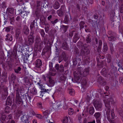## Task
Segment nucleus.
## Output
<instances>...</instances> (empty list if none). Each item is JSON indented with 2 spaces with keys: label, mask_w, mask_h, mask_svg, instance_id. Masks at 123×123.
<instances>
[{
  "label": "nucleus",
  "mask_w": 123,
  "mask_h": 123,
  "mask_svg": "<svg viewBox=\"0 0 123 123\" xmlns=\"http://www.w3.org/2000/svg\"><path fill=\"white\" fill-rule=\"evenodd\" d=\"M45 45H46L48 43L49 41L48 39V38L46 36H45L44 38V40L42 41Z\"/></svg>",
  "instance_id": "38"
},
{
  "label": "nucleus",
  "mask_w": 123,
  "mask_h": 123,
  "mask_svg": "<svg viewBox=\"0 0 123 123\" xmlns=\"http://www.w3.org/2000/svg\"><path fill=\"white\" fill-rule=\"evenodd\" d=\"M89 49H84L81 48L80 51V55L82 56H86L89 54Z\"/></svg>",
  "instance_id": "11"
},
{
  "label": "nucleus",
  "mask_w": 123,
  "mask_h": 123,
  "mask_svg": "<svg viewBox=\"0 0 123 123\" xmlns=\"http://www.w3.org/2000/svg\"><path fill=\"white\" fill-rule=\"evenodd\" d=\"M50 113V111L48 110H46L43 111V118L47 119Z\"/></svg>",
  "instance_id": "24"
},
{
  "label": "nucleus",
  "mask_w": 123,
  "mask_h": 123,
  "mask_svg": "<svg viewBox=\"0 0 123 123\" xmlns=\"http://www.w3.org/2000/svg\"><path fill=\"white\" fill-rule=\"evenodd\" d=\"M45 27V31L46 32H47L49 30V28L50 27V25L48 24H46Z\"/></svg>",
  "instance_id": "59"
},
{
  "label": "nucleus",
  "mask_w": 123,
  "mask_h": 123,
  "mask_svg": "<svg viewBox=\"0 0 123 123\" xmlns=\"http://www.w3.org/2000/svg\"><path fill=\"white\" fill-rule=\"evenodd\" d=\"M60 80L62 81H65L66 79V77L63 74H62L60 77Z\"/></svg>",
  "instance_id": "48"
},
{
  "label": "nucleus",
  "mask_w": 123,
  "mask_h": 123,
  "mask_svg": "<svg viewBox=\"0 0 123 123\" xmlns=\"http://www.w3.org/2000/svg\"><path fill=\"white\" fill-rule=\"evenodd\" d=\"M6 39L7 40L11 41L12 40V37L11 34H8L6 35Z\"/></svg>",
  "instance_id": "35"
},
{
  "label": "nucleus",
  "mask_w": 123,
  "mask_h": 123,
  "mask_svg": "<svg viewBox=\"0 0 123 123\" xmlns=\"http://www.w3.org/2000/svg\"><path fill=\"white\" fill-rule=\"evenodd\" d=\"M15 55V57H17V54L14 52V50H13V51L12 52H8V54L7 55V57H12Z\"/></svg>",
  "instance_id": "21"
},
{
  "label": "nucleus",
  "mask_w": 123,
  "mask_h": 123,
  "mask_svg": "<svg viewBox=\"0 0 123 123\" xmlns=\"http://www.w3.org/2000/svg\"><path fill=\"white\" fill-rule=\"evenodd\" d=\"M95 112L93 106L90 107L89 108V113L91 115H92Z\"/></svg>",
  "instance_id": "32"
},
{
  "label": "nucleus",
  "mask_w": 123,
  "mask_h": 123,
  "mask_svg": "<svg viewBox=\"0 0 123 123\" xmlns=\"http://www.w3.org/2000/svg\"><path fill=\"white\" fill-rule=\"evenodd\" d=\"M72 19L70 15L69 12H68L65 13L64 20L63 22L66 24H68L70 20H72Z\"/></svg>",
  "instance_id": "4"
},
{
  "label": "nucleus",
  "mask_w": 123,
  "mask_h": 123,
  "mask_svg": "<svg viewBox=\"0 0 123 123\" xmlns=\"http://www.w3.org/2000/svg\"><path fill=\"white\" fill-rule=\"evenodd\" d=\"M63 91V89L61 87H59L56 90V92L60 93H61Z\"/></svg>",
  "instance_id": "54"
},
{
  "label": "nucleus",
  "mask_w": 123,
  "mask_h": 123,
  "mask_svg": "<svg viewBox=\"0 0 123 123\" xmlns=\"http://www.w3.org/2000/svg\"><path fill=\"white\" fill-rule=\"evenodd\" d=\"M81 84L82 85L85 86L87 83V80L85 78H83L81 80Z\"/></svg>",
  "instance_id": "39"
},
{
  "label": "nucleus",
  "mask_w": 123,
  "mask_h": 123,
  "mask_svg": "<svg viewBox=\"0 0 123 123\" xmlns=\"http://www.w3.org/2000/svg\"><path fill=\"white\" fill-rule=\"evenodd\" d=\"M51 74H47L46 77L49 78L48 82L47 84V85L49 87H52L54 86L55 84V81L53 79L51 76H54Z\"/></svg>",
  "instance_id": "3"
},
{
  "label": "nucleus",
  "mask_w": 123,
  "mask_h": 123,
  "mask_svg": "<svg viewBox=\"0 0 123 123\" xmlns=\"http://www.w3.org/2000/svg\"><path fill=\"white\" fill-rule=\"evenodd\" d=\"M20 14L21 15V17L23 18L26 19L27 16V14L26 11H21Z\"/></svg>",
  "instance_id": "29"
},
{
  "label": "nucleus",
  "mask_w": 123,
  "mask_h": 123,
  "mask_svg": "<svg viewBox=\"0 0 123 123\" xmlns=\"http://www.w3.org/2000/svg\"><path fill=\"white\" fill-rule=\"evenodd\" d=\"M80 38L79 35L76 32L75 34L74 35L73 38V41L74 43H75Z\"/></svg>",
  "instance_id": "20"
},
{
  "label": "nucleus",
  "mask_w": 123,
  "mask_h": 123,
  "mask_svg": "<svg viewBox=\"0 0 123 123\" xmlns=\"http://www.w3.org/2000/svg\"><path fill=\"white\" fill-rule=\"evenodd\" d=\"M31 93L33 94H35L37 93V91L36 89L35 88H33L32 90L31 91Z\"/></svg>",
  "instance_id": "57"
},
{
  "label": "nucleus",
  "mask_w": 123,
  "mask_h": 123,
  "mask_svg": "<svg viewBox=\"0 0 123 123\" xmlns=\"http://www.w3.org/2000/svg\"><path fill=\"white\" fill-rule=\"evenodd\" d=\"M76 31H73L72 32H70L69 34V36L70 37H72L73 35H74L75 33L76 32Z\"/></svg>",
  "instance_id": "61"
},
{
  "label": "nucleus",
  "mask_w": 123,
  "mask_h": 123,
  "mask_svg": "<svg viewBox=\"0 0 123 123\" xmlns=\"http://www.w3.org/2000/svg\"><path fill=\"white\" fill-rule=\"evenodd\" d=\"M24 97H25L27 100L29 102H31V97L30 96H29L28 94H27V95H25Z\"/></svg>",
  "instance_id": "44"
},
{
  "label": "nucleus",
  "mask_w": 123,
  "mask_h": 123,
  "mask_svg": "<svg viewBox=\"0 0 123 123\" xmlns=\"http://www.w3.org/2000/svg\"><path fill=\"white\" fill-rule=\"evenodd\" d=\"M6 116L5 115L2 114L0 118L1 121H5L6 120Z\"/></svg>",
  "instance_id": "50"
},
{
  "label": "nucleus",
  "mask_w": 123,
  "mask_h": 123,
  "mask_svg": "<svg viewBox=\"0 0 123 123\" xmlns=\"http://www.w3.org/2000/svg\"><path fill=\"white\" fill-rule=\"evenodd\" d=\"M107 62L108 63H110L111 62V56L109 54H108L107 56Z\"/></svg>",
  "instance_id": "62"
},
{
  "label": "nucleus",
  "mask_w": 123,
  "mask_h": 123,
  "mask_svg": "<svg viewBox=\"0 0 123 123\" xmlns=\"http://www.w3.org/2000/svg\"><path fill=\"white\" fill-rule=\"evenodd\" d=\"M108 50L107 45L106 43H104V46L103 49V51L104 52H106Z\"/></svg>",
  "instance_id": "41"
},
{
  "label": "nucleus",
  "mask_w": 123,
  "mask_h": 123,
  "mask_svg": "<svg viewBox=\"0 0 123 123\" xmlns=\"http://www.w3.org/2000/svg\"><path fill=\"white\" fill-rule=\"evenodd\" d=\"M93 104L94 106L97 110H101L102 107V105L100 101L95 100Z\"/></svg>",
  "instance_id": "8"
},
{
  "label": "nucleus",
  "mask_w": 123,
  "mask_h": 123,
  "mask_svg": "<svg viewBox=\"0 0 123 123\" xmlns=\"http://www.w3.org/2000/svg\"><path fill=\"white\" fill-rule=\"evenodd\" d=\"M47 18L48 20L52 24L54 25L58 21V19H56L54 21L52 20L54 18L52 15H49L48 17Z\"/></svg>",
  "instance_id": "13"
},
{
  "label": "nucleus",
  "mask_w": 123,
  "mask_h": 123,
  "mask_svg": "<svg viewBox=\"0 0 123 123\" xmlns=\"http://www.w3.org/2000/svg\"><path fill=\"white\" fill-rule=\"evenodd\" d=\"M53 63L52 62H50L49 64V73L47 74H51L52 76H55V69L52 68Z\"/></svg>",
  "instance_id": "10"
},
{
  "label": "nucleus",
  "mask_w": 123,
  "mask_h": 123,
  "mask_svg": "<svg viewBox=\"0 0 123 123\" xmlns=\"http://www.w3.org/2000/svg\"><path fill=\"white\" fill-rule=\"evenodd\" d=\"M90 35H88L86 37V43H89L91 42V39L90 38Z\"/></svg>",
  "instance_id": "47"
},
{
  "label": "nucleus",
  "mask_w": 123,
  "mask_h": 123,
  "mask_svg": "<svg viewBox=\"0 0 123 123\" xmlns=\"http://www.w3.org/2000/svg\"><path fill=\"white\" fill-rule=\"evenodd\" d=\"M15 35L17 39L21 33L20 30V29L17 28L15 31Z\"/></svg>",
  "instance_id": "33"
},
{
  "label": "nucleus",
  "mask_w": 123,
  "mask_h": 123,
  "mask_svg": "<svg viewBox=\"0 0 123 123\" xmlns=\"http://www.w3.org/2000/svg\"><path fill=\"white\" fill-rule=\"evenodd\" d=\"M10 107L9 106H6L5 108V112L6 113H8L9 112Z\"/></svg>",
  "instance_id": "56"
},
{
  "label": "nucleus",
  "mask_w": 123,
  "mask_h": 123,
  "mask_svg": "<svg viewBox=\"0 0 123 123\" xmlns=\"http://www.w3.org/2000/svg\"><path fill=\"white\" fill-rule=\"evenodd\" d=\"M60 7V5L58 1L55 2L54 5V7L55 9H57L59 8Z\"/></svg>",
  "instance_id": "37"
},
{
  "label": "nucleus",
  "mask_w": 123,
  "mask_h": 123,
  "mask_svg": "<svg viewBox=\"0 0 123 123\" xmlns=\"http://www.w3.org/2000/svg\"><path fill=\"white\" fill-rule=\"evenodd\" d=\"M34 34V30H31V32L30 35L28 37H34L33 35Z\"/></svg>",
  "instance_id": "55"
},
{
  "label": "nucleus",
  "mask_w": 123,
  "mask_h": 123,
  "mask_svg": "<svg viewBox=\"0 0 123 123\" xmlns=\"http://www.w3.org/2000/svg\"><path fill=\"white\" fill-rule=\"evenodd\" d=\"M108 37V40L109 41L112 42H113L115 41L116 40V38L114 35L113 36H107Z\"/></svg>",
  "instance_id": "31"
},
{
  "label": "nucleus",
  "mask_w": 123,
  "mask_h": 123,
  "mask_svg": "<svg viewBox=\"0 0 123 123\" xmlns=\"http://www.w3.org/2000/svg\"><path fill=\"white\" fill-rule=\"evenodd\" d=\"M23 32L24 34L27 35L29 33V30L27 26H25L23 29Z\"/></svg>",
  "instance_id": "22"
},
{
  "label": "nucleus",
  "mask_w": 123,
  "mask_h": 123,
  "mask_svg": "<svg viewBox=\"0 0 123 123\" xmlns=\"http://www.w3.org/2000/svg\"><path fill=\"white\" fill-rule=\"evenodd\" d=\"M55 67L58 73L60 74L64 71V67L62 64L59 65L58 64H56L55 66Z\"/></svg>",
  "instance_id": "7"
},
{
  "label": "nucleus",
  "mask_w": 123,
  "mask_h": 123,
  "mask_svg": "<svg viewBox=\"0 0 123 123\" xmlns=\"http://www.w3.org/2000/svg\"><path fill=\"white\" fill-rule=\"evenodd\" d=\"M104 101L106 107L105 109L106 112H110L111 106L110 103L111 102L112 104H114L116 102L115 100L112 98L111 97Z\"/></svg>",
  "instance_id": "1"
},
{
  "label": "nucleus",
  "mask_w": 123,
  "mask_h": 123,
  "mask_svg": "<svg viewBox=\"0 0 123 123\" xmlns=\"http://www.w3.org/2000/svg\"><path fill=\"white\" fill-rule=\"evenodd\" d=\"M74 52L76 55H78L79 54L78 49L76 47L74 48Z\"/></svg>",
  "instance_id": "63"
},
{
  "label": "nucleus",
  "mask_w": 123,
  "mask_h": 123,
  "mask_svg": "<svg viewBox=\"0 0 123 123\" xmlns=\"http://www.w3.org/2000/svg\"><path fill=\"white\" fill-rule=\"evenodd\" d=\"M51 46H48L47 48H45L43 49L42 54L44 55L47 52L50 53L51 52Z\"/></svg>",
  "instance_id": "16"
},
{
  "label": "nucleus",
  "mask_w": 123,
  "mask_h": 123,
  "mask_svg": "<svg viewBox=\"0 0 123 123\" xmlns=\"http://www.w3.org/2000/svg\"><path fill=\"white\" fill-rule=\"evenodd\" d=\"M61 105V102L59 101L51 105L53 109H56L59 108Z\"/></svg>",
  "instance_id": "17"
},
{
  "label": "nucleus",
  "mask_w": 123,
  "mask_h": 123,
  "mask_svg": "<svg viewBox=\"0 0 123 123\" xmlns=\"http://www.w3.org/2000/svg\"><path fill=\"white\" fill-rule=\"evenodd\" d=\"M41 39L40 37L37 36L35 38V47H37L39 46V43L41 41Z\"/></svg>",
  "instance_id": "14"
},
{
  "label": "nucleus",
  "mask_w": 123,
  "mask_h": 123,
  "mask_svg": "<svg viewBox=\"0 0 123 123\" xmlns=\"http://www.w3.org/2000/svg\"><path fill=\"white\" fill-rule=\"evenodd\" d=\"M16 103L18 105L23 106L24 105L23 101L19 96V94H17L16 97Z\"/></svg>",
  "instance_id": "6"
},
{
  "label": "nucleus",
  "mask_w": 123,
  "mask_h": 123,
  "mask_svg": "<svg viewBox=\"0 0 123 123\" xmlns=\"http://www.w3.org/2000/svg\"><path fill=\"white\" fill-rule=\"evenodd\" d=\"M33 55L34 54H31L30 55H28L27 56L28 60L29 61H32L33 60Z\"/></svg>",
  "instance_id": "36"
},
{
  "label": "nucleus",
  "mask_w": 123,
  "mask_h": 123,
  "mask_svg": "<svg viewBox=\"0 0 123 123\" xmlns=\"http://www.w3.org/2000/svg\"><path fill=\"white\" fill-rule=\"evenodd\" d=\"M107 70L105 68H103L101 71L102 74L104 76H105L107 73Z\"/></svg>",
  "instance_id": "34"
},
{
  "label": "nucleus",
  "mask_w": 123,
  "mask_h": 123,
  "mask_svg": "<svg viewBox=\"0 0 123 123\" xmlns=\"http://www.w3.org/2000/svg\"><path fill=\"white\" fill-rule=\"evenodd\" d=\"M110 112H106L107 117L108 121L110 123H114V121L111 119L110 115Z\"/></svg>",
  "instance_id": "27"
},
{
  "label": "nucleus",
  "mask_w": 123,
  "mask_h": 123,
  "mask_svg": "<svg viewBox=\"0 0 123 123\" xmlns=\"http://www.w3.org/2000/svg\"><path fill=\"white\" fill-rule=\"evenodd\" d=\"M21 69V68L20 67H18L14 69V71L15 73H18Z\"/></svg>",
  "instance_id": "45"
},
{
  "label": "nucleus",
  "mask_w": 123,
  "mask_h": 123,
  "mask_svg": "<svg viewBox=\"0 0 123 123\" xmlns=\"http://www.w3.org/2000/svg\"><path fill=\"white\" fill-rule=\"evenodd\" d=\"M82 75V73L80 71L78 72L76 74H74L75 80L76 82L78 83L79 82L80 77Z\"/></svg>",
  "instance_id": "12"
},
{
  "label": "nucleus",
  "mask_w": 123,
  "mask_h": 123,
  "mask_svg": "<svg viewBox=\"0 0 123 123\" xmlns=\"http://www.w3.org/2000/svg\"><path fill=\"white\" fill-rule=\"evenodd\" d=\"M62 47V49L65 50H68L69 49L68 45L66 42H64L63 43Z\"/></svg>",
  "instance_id": "25"
},
{
  "label": "nucleus",
  "mask_w": 123,
  "mask_h": 123,
  "mask_svg": "<svg viewBox=\"0 0 123 123\" xmlns=\"http://www.w3.org/2000/svg\"><path fill=\"white\" fill-rule=\"evenodd\" d=\"M40 24L42 25H46V19L45 17L43 16L41 17L40 19Z\"/></svg>",
  "instance_id": "30"
},
{
  "label": "nucleus",
  "mask_w": 123,
  "mask_h": 123,
  "mask_svg": "<svg viewBox=\"0 0 123 123\" xmlns=\"http://www.w3.org/2000/svg\"><path fill=\"white\" fill-rule=\"evenodd\" d=\"M101 115V114L99 112H96L94 115V116L97 119L99 118Z\"/></svg>",
  "instance_id": "43"
},
{
  "label": "nucleus",
  "mask_w": 123,
  "mask_h": 123,
  "mask_svg": "<svg viewBox=\"0 0 123 123\" xmlns=\"http://www.w3.org/2000/svg\"><path fill=\"white\" fill-rule=\"evenodd\" d=\"M43 42L41 41L40 42V43H39V46H38L36 48H37V49H41L43 46Z\"/></svg>",
  "instance_id": "49"
},
{
  "label": "nucleus",
  "mask_w": 123,
  "mask_h": 123,
  "mask_svg": "<svg viewBox=\"0 0 123 123\" xmlns=\"http://www.w3.org/2000/svg\"><path fill=\"white\" fill-rule=\"evenodd\" d=\"M76 57H74L73 59V64L74 65H76L77 64V58H76L77 56H76Z\"/></svg>",
  "instance_id": "52"
},
{
  "label": "nucleus",
  "mask_w": 123,
  "mask_h": 123,
  "mask_svg": "<svg viewBox=\"0 0 123 123\" xmlns=\"http://www.w3.org/2000/svg\"><path fill=\"white\" fill-rule=\"evenodd\" d=\"M68 26H65L64 25H62L61 26L60 30L62 33H64L66 32Z\"/></svg>",
  "instance_id": "23"
},
{
  "label": "nucleus",
  "mask_w": 123,
  "mask_h": 123,
  "mask_svg": "<svg viewBox=\"0 0 123 123\" xmlns=\"http://www.w3.org/2000/svg\"><path fill=\"white\" fill-rule=\"evenodd\" d=\"M5 31L7 32H9L11 30H12L13 29V27L12 26H9L7 27H5Z\"/></svg>",
  "instance_id": "42"
},
{
  "label": "nucleus",
  "mask_w": 123,
  "mask_h": 123,
  "mask_svg": "<svg viewBox=\"0 0 123 123\" xmlns=\"http://www.w3.org/2000/svg\"><path fill=\"white\" fill-rule=\"evenodd\" d=\"M35 21V20H33V21L31 22L30 25V28L31 30H34V29L35 28V27L34 26Z\"/></svg>",
  "instance_id": "40"
},
{
  "label": "nucleus",
  "mask_w": 123,
  "mask_h": 123,
  "mask_svg": "<svg viewBox=\"0 0 123 123\" xmlns=\"http://www.w3.org/2000/svg\"><path fill=\"white\" fill-rule=\"evenodd\" d=\"M21 119L24 123H30L29 116L27 114H25L21 117Z\"/></svg>",
  "instance_id": "9"
},
{
  "label": "nucleus",
  "mask_w": 123,
  "mask_h": 123,
  "mask_svg": "<svg viewBox=\"0 0 123 123\" xmlns=\"http://www.w3.org/2000/svg\"><path fill=\"white\" fill-rule=\"evenodd\" d=\"M98 82L101 85L103 86L105 85L106 84V82L104 79L101 77H100L98 78Z\"/></svg>",
  "instance_id": "19"
},
{
  "label": "nucleus",
  "mask_w": 123,
  "mask_h": 123,
  "mask_svg": "<svg viewBox=\"0 0 123 123\" xmlns=\"http://www.w3.org/2000/svg\"><path fill=\"white\" fill-rule=\"evenodd\" d=\"M11 78L12 80H15L16 78V76L13 74H12L11 76Z\"/></svg>",
  "instance_id": "60"
},
{
  "label": "nucleus",
  "mask_w": 123,
  "mask_h": 123,
  "mask_svg": "<svg viewBox=\"0 0 123 123\" xmlns=\"http://www.w3.org/2000/svg\"><path fill=\"white\" fill-rule=\"evenodd\" d=\"M119 10L120 13H123V5H122L120 6Z\"/></svg>",
  "instance_id": "64"
},
{
  "label": "nucleus",
  "mask_w": 123,
  "mask_h": 123,
  "mask_svg": "<svg viewBox=\"0 0 123 123\" xmlns=\"http://www.w3.org/2000/svg\"><path fill=\"white\" fill-rule=\"evenodd\" d=\"M74 91L73 89H71L69 90V94L72 95H73L74 94Z\"/></svg>",
  "instance_id": "58"
},
{
  "label": "nucleus",
  "mask_w": 123,
  "mask_h": 123,
  "mask_svg": "<svg viewBox=\"0 0 123 123\" xmlns=\"http://www.w3.org/2000/svg\"><path fill=\"white\" fill-rule=\"evenodd\" d=\"M28 39L27 41L25 40V44L27 46L31 45L34 42V37H28Z\"/></svg>",
  "instance_id": "5"
},
{
  "label": "nucleus",
  "mask_w": 123,
  "mask_h": 123,
  "mask_svg": "<svg viewBox=\"0 0 123 123\" xmlns=\"http://www.w3.org/2000/svg\"><path fill=\"white\" fill-rule=\"evenodd\" d=\"M95 45L97 50V52L99 53L101 51V46L102 45V43L101 40L96 38L95 39Z\"/></svg>",
  "instance_id": "2"
},
{
  "label": "nucleus",
  "mask_w": 123,
  "mask_h": 123,
  "mask_svg": "<svg viewBox=\"0 0 123 123\" xmlns=\"http://www.w3.org/2000/svg\"><path fill=\"white\" fill-rule=\"evenodd\" d=\"M35 65L36 67L40 68L42 65V61L39 59H37L35 62Z\"/></svg>",
  "instance_id": "15"
},
{
  "label": "nucleus",
  "mask_w": 123,
  "mask_h": 123,
  "mask_svg": "<svg viewBox=\"0 0 123 123\" xmlns=\"http://www.w3.org/2000/svg\"><path fill=\"white\" fill-rule=\"evenodd\" d=\"M12 103V102L10 97L9 96L7 98L6 102V105H11Z\"/></svg>",
  "instance_id": "26"
},
{
  "label": "nucleus",
  "mask_w": 123,
  "mask_h": 123,
  "mask_svg": "<svg viewBox=\"0 0 123 123\" xmlns=\"http://www.w3.org/2000/svg\"><path fill=\"white\" fill-rule=\"evenodd\" d=\"M22 58H23L24 62H25L28 60L27 57L24 55H22Z\"/></svg>",
  "instance_id": "53"
},
{
  "label": "nucleus",
  "mask_w": 123,
  "mask_h": 123,
  "mask_svg": "<svg viewBox=\"0 0 123 123\" xmlns=\"http://www.w3.org/2000/svg\"><path fill=\"white\" fill-rule=\"evenodd\" d=\"M7 11L9 16H12L13 15L14 9L12 8L8 7Z\"/></svg>",
  "instance_id": "18"
},
{
  "label": "nucleus",
  "mask_w": 123,
  "mask_h": 123,
  "mask_svg": "<svg viewBox=\"0 0 123 123\" xmlns=\"http://www.w3.org/2000/svg\"><path fill=\"white\" fill-rule=\"evenodd\" d=\"M89 72V69L88 68H86L83 71L82 75L83 76H85L88 74Z\"/></svg>",
  "instance_id": "28"
},
{
  "label": "nucleus",
  "mask_w": 123,
  "mask_h": 123,
  "mask_svg": "<svg viewBox=\"0 0 123 123\" xmlns=\"http://www.w3.org/2000/svg\"><path fill=\"white\" fill-rule=\"evenodd\" d=\"M57 13L58 14L59 16H62L63 14V13L61 10H60L57 11Z\"/></svg>",
  "instance_id": "51"
},
{
  "label": "nucleus",
  "mask_w": 123,
  "mask_h": 123,
  "mask_svg": "<svg viewBox=\"0 0 123 123\" xmlns=\"http://www.w3.org/2000/svg\"><path fill=\"white\" fill-rule=\"evenodd\" d=\"M85 24V23L83 21H81L80 22L79 24V25L80 27V29H82L84 27Z\"/></svg>",
  "instance_id": "46"
}]
</instances>
